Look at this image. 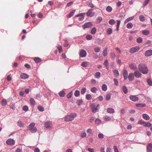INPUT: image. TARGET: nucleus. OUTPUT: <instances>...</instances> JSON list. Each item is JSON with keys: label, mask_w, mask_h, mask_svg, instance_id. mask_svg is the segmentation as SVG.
I'll return each mask as SVG.
<instances>
[{"label": "nucleus", "mask_w": 152, "mask_h": 152, "mask_svg": "<svg viewBox=\"0 0 152 152\" xmlns=\"http://www.w3.org/2000/svg\"><path fill=\"white\" fill-rule=\"evenodd\" d=\"M138 69L140 72L143 74H147L148 70L146 65L142 64H140L138 66Z\"/></svg>", "instance_id": "obj_1"}, {"label": "nucleus", "mask_w": 152, "mask_h": 152, "mask_svg": "<svg viewBox=\"0 0 152 152\" xmlns=\"http://www.w3.org/2000/svg\"><path fill=\"white\" fill-rule=\"evenodd\" d=\"M77 116L75 113H72L70 115L66 116L64 118V120L66 122L71 121L73 120Z\"/></svg>", "instance_id": "obj_2"}, {"label": "nucleus", "mask_w": 152, "mask_h": 152, "mask_svg": "<svg viewBox=\"0 0 152 152\" xmlns=\"http://www.w3.org/2000/svg\"><path fill=\"white\" fill-rule=\"evenodd\" d=\"M35 124L34 123H31L28 125V129L30 130L32 133H34L37 131V129L34 127Z\"/></svg>", "instance_id": "obj_3"}, {"label": "nucleus", "mask_w": 152, "mask_h": 152, "mask_svg": "<svg viewBox=\"0 0 152 152\" xmlns=\"http://www.w3.org/2000/svg\"><path fill=\"white\" fill-rule=\"evenodd\" d=\"M140 48L138 46H136L131 48L129 50V52L132 53H133L138 51Z\"/></svg>", "instance_id": "obj_4"}, {"label": "nucleus", "mask_w": 152, "mask_h": 152, "mask_svg": "<svg viewBox=\"0 0 152 152\" xmlns=\"http://www.w3.org/2000/svg\"><path fill=\"white\" fill-rule=\"evenodd\" d=\"M6 143L9 145H12L15 144V141L12 139H9L7 140Z\"/></svg>", "instance_id": "obj_5"}, {"label": "nucleus", "mask_w": 152, "mask_h": 152, "mask_svg": "<svg viewBox=\"0 0 152 152\" xmlns=\"http://www.w3.org/2000/svg\"><path fill=\"white\" fill-rule=\"evenodd\" d=\"M92 26V24L91 23L89 22L85 23L83 26V28L84 29H85L86 28H90Z\"/></svg>", "instance_id": "obj_6"}, {"label": "nucleus", "mask_w": 152, "mask_h": 152, "mask_svg": "<svg viewBox=\"0 0 152 152\" xmlns=\"http://www.w3.org/2000/svg\"><path fill=\"white\" fill-rule=\"evenodd\" d=\"M80 56L82 57H84L86 55V51L83 49L80 52Z\"/></svg>", "instance_id": "obj_7"}, {"label": "nucleus", "mask_w": 152, "mask_h": 152, "mask_svg": "<svg viewBox=\"0 0 152 152\" xmlns=\"http://www.w3.org/2000/svg\"><path fill=\"white\" fill-rule=\"evenodd\" d=\"M128 78L129 80L130 81H132L134 79V73H130L129 74L128 76Z\"/></svg>", "instance_id": "obj_8"}, {"label": "nucleus", "mask_w": 152, "mask_h": 152, "mask_svg": "<svg viewBox=\"0 0 152 152\" xmlns=\"http://www.w3.org/2000/svg\"><path fill=\"white\" fill-rule=\"evenodd\" d=\"M147 149L148 152H151L152 151V143H149L147 146Z\"/></svg>", "instance_id": "obj_9"}, {"label": "nucleus", "mask_w": 152, "mask_h": 152, "mask_svg": "<svg viewBox=\"0 0 152 152\" xmlns=\"http://www.w3.org/2000/svg\"><path fill=\"white\" fill-rule=\"evenodd\" d=\"M134 74L135 76L137 78H140L142 75L141 73L138 71H136L134 72Z\"/></svg>", "instance_id": "obj_10"}, {"label": "nucleus", "mask_w": 152, "mask_h": 152, "mask_svg": "<svg viewBox=\"0 0 152 152\" xmlns=\"http://www.w3.org/2000/svg\"><path fill=\"white\" fill-rule=\"evenodd\" d=\"M129 67L132 69L135 70L137 69V65L134 63H131L129 64Z\"/></svg>", "instance_id": "obj_11"}, {"label": "nucleus", "mask_w": 152, "mask_h": 152, "mask_svg": "<svg viewBox=\"0 0 152 152\" xmlns=\"http://www.w3.org/2000/svg\"><path fill=\"white\" fill-rule=\"evenodd\" d=\"M123 72L124 79V80H126L127 79L128 76L127 72L126 70L124 69L123 71Z\"/></svg>", "instance_id": "obj_12"}, {"label": "nucleus", "mask_w": 152, "mask_h": 152, "mask_svg": "<svg viewBox=\"0 0 152 152\" xmlns=\"http://www.w3.org/2000/svg\"><path fill=\"white\" fill-rule=\"evenodd\" d=\"M130 99L131 100L134 102L138 101L139 99L135 95H131L130 96Z\"/></svg>", "instance_id": "obj_13"}, {"label": "nucleus", "mask_w": 152, "mask_h": 152, "mask_svg": "<svg viewBox=\"0 0 152 152\" xmlns=\"http://www.w3.org/2000/svg\"><path fill=\"white\" fill-rule=\"evenodd\" d=\"M28 77V75L25 73H22L20 75V77L23 79H27Z\"/></svg>", "instance_id": "obj_14"}, {"label": "nucleus", "mask_w": 152, "mask_h": 152, "mask_svg": "<svg viewBox=\"0 0 152 152\" xmlns=\"http://www.w3.org/2000/svg\"><path fill=\"white\" fill-rule=\"evenodd\" d=\"M145 55L146 56H150L152 55V50H148L146 51L145 53Z\"/></svg>", "instance_id": "obj_15"}, {"label": "nucleus", "mask_w": 152, "mask_h": 152, "mask_svg": "<svg viewBox=\"0 0 152 152\" xmlns=\"http://www.w3.org/2000/svg\"><path fill=\"white\" fill-rule=\"evenodd\" d=\"M51 125V123L49 121H46L45 124V127L47 128H48L50 127Z\"/></svg>", "instance_id": "obj_16"}, {"label": "nucleus", "mask_w": 152, "mask_h": 152, "mask_svg": "<svg viewBox=\"0 0 152 152\" xmlns=\"http://www.w3.org/2000/svg\"><path fill=\"white\" fill-rule=\"evenodd\" d=\"M107 112L110 113H113L115 112L114 110L112 108H108L107 110Z\"/></svg>", "instance_id": "obj_17"}, {"label": "nucleus", "mask_w": 152, "mask_h": 152, "mask_svg": "<svg viewBox=\"0 0 152 152\" xmlns=\"http://www.w3.org/2000/svg\"><path fill=\"white\" fill-rule=\"evenodd\" d=\"M93 10V9H91L89 10L86 13V15L88 16H92L93 15V14L92 11Z\"/></svg>", "instance_id": "obj_18"}, {"label": "nucleus", "mask_w": 152, "mask_h": 152, "mask_svg": "<svg viewBox=\"0 0 152 152\" xmlns=\"http://www.w3.org/2000/svg\"><path fill=\"white\" fill-rule=\"evenodd\" d=\"M142 34L145 35H148L150 34V31L149 30H145L142 31Z\"/></svg>", "instance_id": "obj_19"}, {"label": "nucleus", "mask_w": 152, "mask_h": 152, "mask_svg": "<svg viewBox=\"0 0 152 152\" xmlns=\"http://www.w3.org/2000/svg\"><path fill=\"white\" fill-rule=\"evenodd\" d=\"M1 105L4 106H5L7 104V100L5 99H3L1 101Z\"/></svg>", "instance_id": "obj_20"}, {"label": "nucleus", "mask_w": 152, "mask_h": 152, "mask_svg": "<svg viewBox=\"0 0 152 152\" xmlns=\"http://www.w3.org/2000/svg\"><path fill=\"white\" fill-rule=\"evenodd\" d=\"M142 117L145 119L148 120L150 119V117L148 115L146 114H143L142 115Z\"/></svg>", "instance_id": "obj_21"}, {"label": "nucleus", "mask_w": 152, "mask_h": 152, "mask_svg": "<svg viewBox=\"0 0 152 152\" xmlns=\"http://www.w3.org/2000/svg\"><path fill=\"white\" fill-rule=\"evenodd\" d=\"M113 72L115 77H118L119 75V73L118 70L114 69Z\"/></svg>", "instance_id": "obj_22"}, {"label": "nucleus", "mask_w": 152, "mask_h": 152, "mask_svg": "<svg viewBox=\"0 0 152 152\" xmlns=\"http://www.w3.org/2000/svg\"><path fill=\"white\" fill-rule=\"evenodd\" d=\"M103 119L104 121H110L111 120V118L108 116L105 115L103 117Z\"/></svg>", "instance_id": "obj_23"}, {"label": "nucleus", "mask_w": 152, "mask_h": 152, "mask_svg": "<svg viewBox=\"0 0 152 152\" xmlns=\"http://www.w3.org/2000/svg\"><path fill=\"white\" fill-rule=\"evenodd\" d=\"M96 32V29L95 27H93L91 30V33L92 34H95Z\"/></svg>", "instance_id": "obj_24"}, {"label": "nucleus", "mask_w": 152, "mask_h": 152, "mask_svg": "<svg viewBox=\"0 0 152 152\" xmlns=\"http://www.w3.org/2000/svg\"><path fill=\"white\" fill-rule=\"evenodd\" d=\"M75 10H72L71 12L69 14L67 15V16L68 18H70L71 17H72V16L73 15H74L75 12Z\"/></svg>", "instance_id": "obj_25"}, {"label": "nucleus", "mask_w": 152, "mask_h": 152, "mask_svg": "<svg viewBox=\"0 0 152 152\" xmlns=\"http://www.w3.org/2000/svg\"><path fill=\"white\" fill-rule=\"evenodd\" d=\"M139 18L141 21H144L145 20V17L142 15H140L139 16Z\"/></svg>", "instance_id": "obj_26"}, {"label": "nucleus", "mask_w": 152, "mask_h": 152, "mask_svg": "<svg viewBox=\"0 0 152 152\" xmlns=\"http://www.w3.org/2000/svg\"><path fill=\"white\" fill-rule=\"evenodd\" d=\"M34 61L36 63H39L41 61V59L38 57L35 58L34 59Z\"/></svg>", "instance_id": "obj_27"}, {"label": "nucleus", "mask_w": 152, "mask_h": 152, "mask_svg": "<svg viewBox=\"0 0 152 152\" xmlns=\"http://www.w3.org/2000/svg\"><path fill=\"white\" fill-rule=\"evenodd\" d=\"M136 106L138 107H142L145 106V104H135Z\"/></svg>", "instance_id": "obj_28"}, {"label": "nucleus", "mask_w": 152, "mask_h": 152, "mask_svg": "<svg viewBox=\"0 0 152 152\" xmlns=\"http://www.w3.org/2000/svg\"><path fill=\"white\" fill-rule=\"evenodd\" d=\"M107 48H106L103 52V54L104 56H106L107 55Z\"/></svg>", "instance_id": "obj_29"}, {"label": "nucleus", "mask_w": 152, "mask_h": 152, "mask_svg": "<svg viewBox=\"0 0 152 152\" xmlns=\"http://www.w3.org/2000/svg\"><path fill=\"white\" fill-rule=\"evenodd\" d=\"M113 10V9L112 7L110 6H108L106 8V10L108 12H111Z\"/></svg>", "instance_id": "obj_30"}, {"label": "nucleus", "mask_w": 152, "mask_h": 152, "mask_svg": "<svg viewBox=\"0 0 152 152\" xmlns=\"http://www.w3.org/2000/svg\"><path fill=\"white\" fill-rule=\"evenodd\" d=\"M133 25L132 23H129L126 25V27L127 28L130 29L133 27Z\"/></svg>", "instance_id": "obj_31"}, {"label": "nucleus", "mask_w": 152, "mask_h": 152, "mask_svg": "<svg viewBox=\"0 0 152 152\" xmlns=\"http://www.w3.org/2000/svg\"><path fill=\"white\" fill-rule=\"evenodd\" d=\"M112 29L110 28H109L107 30V32L108 34H111L112 33Z\"/></svg>", "instance_id": "obj_32"}, {"label": "nucleus", "mask_w": 152, "mask_h": 152, "mask_svg": "<svg viewBox=\"0 0 152 152\" xmlns=\"http://www.w3.org/2000/svg\"><path fill=\"white\" fill-rule=\"evenodd\" d=\"M58 94L60 97H63L65 95V93L64 91H61L59 92Z\"/></svg>", "instance_id": "obj_33"}, {"label": "nucleus", "mask_w": 152, "mask_h": 152, "mask_svg": "<svg viewBox=\"0 0 152 152\" xmlns=\"http://www.w3.org/2000/svg\"><path fill=\"white\" fill-rule=\"evenodd\" d=\"M101 75V73L99 72H97L96 73L95 75V77L96 78H99Z\"/></svg>", "instance_id": "obj_34"}, {"label": "nucleus", "mask_w": 152, "mask_h": 152, "mask_svg": "<svg viewBox=\"0 0 152 152\" xmlns=\"http://www.w3.org/2000/svg\"><path fill=\"white\" fill-rule=\"evenodd\" d=\"M134 18V17H129L128 18H127V19H126L125 21H124V23H127L129 21L131 20H132Z\"/></svg>", "instance_id": "obj_35"}, {"label": "nucleus", "mask_w": 152, "mask_h": 152, "mask_svg": "<svg viewBox=\"0 0 152 152\" xmlns=\"http://www.w3.org/2000/svg\"><path fill=\"white\" fill-rule=\"evenodd\" d=\"M108 64L109 63L108 62V61L107 60H106L104 61V65L108 69Z\"/></svg>", "instance_id": "obj_36"}, {"label": "nucleus", "mask_w": 152, "mask_h": 152, "mask_svg": "<svg viewBox=\"0 0 152 152\" xmlns=\"http://www.w3.org/2000/svg\"><path fill=\"white\" fill-rule=\"evenodd\" d=\"M87 5L88 6L91 7V8H94V5L91 3V2H87Z\"/></svg>", "instance_id": "obj_37"}, {"label": "nucleus", "mask_w": 152, "mask_h": 152, "mask_svg": "<svg viewBox=\"0 0 152 152\" xmlns=\"http://www.w3.org/2000/svg\"><path fill=\"white\" fill-rule=\"evenodd\" d=\"M152 124L149 122H144V126H145L150 127L151 126Z\"/></svg>", "instance_id": "obj_38"}, {"label": "nucleus", "mask_w": 152, "mask_h": 152, "mask_svg": "<svg viewBox=\"0 0 152 152\" xmlns=\"http://www.w3.org/2000/svg\"><path fill=\"white\" fill-rule=\"evenodd\" d=\"M115 57V53L113 52H111L110 53V57L113 60H114Z\"/></svg>", "instance_id": "obj_39"}, {"label": "nucleus", "mask_w": 152, "mask_h": 152, "mask_svg": "<svg viewBox=\"0 0 152 152\" xmlns=\"http://www.w3.org/2000/svg\"><path fill=\"white\" fill-rule=\"evenodd\" d=\"M109 23L110 25H113L115 23V21L113 19H111L110 20Z\"/></svg>", "instance_id": "obj_40"}, {"label": "nucleus", "mask_w": 152, "mask_h": 152, "mask_svg": "<svg viewBox=\"0 0 152 152\" xmlns=\"http://www.w3.org/2000/svg\"><path fill=\"white\" fill-rule=\"evenodd\" d=\"M30 101L31 104L33 105L35 104V102L33 99L32 98H30Z\"/></svg>", "instance_id": "obj_41"}, {"label": "nucleus", "mask_w": 152, "mask_h": 152, "mask_svg": "<svg viewBox=\"0 0 152 152\" xmlns=\"http://www.w3.org/2000/svg\"><path fill=\"white\" fill-rule=\"evenodd\" d=\"M91 91L93 93H95L97 91V89L96 87H94L91 89Z\"/></svg>", "instance_id": "obj_42"}, {"label": "nucleus", "mask_w": 152, "mask_h": 152, "mask_svg": "<svg viewBox=\"0 0 152 152\" xmlns=\"http://www.w3.org/2000/svg\"><path fill=\"white\" fill-rule=\"evenodd\" d=\"M123 90L125 94H127L128 93V89L125 86H124L123 88Z\"/></svg>", "instance_id": "obj_43"}, {"label": "nucleus", "mask_w": 152, "mask_h": 152, "mask_svg": "<svg viewBox=\"0 0 152 152\" xmlns=\"http://www.w3.org/2000/svg\"><path fill=\"white\" fill-rule=\"evenodd\" d=\"M80 91L78 90H76L74 93L75 96L76 97L80 95Z\"/></svg>", "instance_id": "obj_44"}, {"label": "nucleus", "mask_w": 152, "mask_h": 152, "mask_svg": "<svg viewBox=\"0 0 152 152\" xmlns=\"http://www.w3.org/2000/svg\"><path fill=\"white\" fill-rule=\"evenodd\" d=\"M37 108L40 111L43 112L44 111V108L41 106H39L37 107Z\"/></svg>", "instance_id": "obj_45"}, {"label": "nucleus", "mask_w": 152, "mask_h": 152, "mask_svg": "<svg viewBox=\"0 0 152 152\" xmlns=\"http://www.w3.org/2000/svg\"><path fill=\"white\" fill-rule=\"evenodd\" d=\"M142 39L141 37H139L137 39L136 41L137 42L141 43L142 42Z\"/></svg>", "instance_id": "obj_46"}, {"label": "nucleus", "mask_w": 152, "mask_h": 152, "mask_svg": "<svg viewBox=\"0 0 152 152\" xmlns=\"http://www.w3.org/2000/svg\"><path fill=\"white\" fill-rule=\"evenodd\" d=\"M107 89V87L106 85L103 84L102 86V89L103 91H106Z\"/></svg>", "instance_id": "obj_47"}, {"label": "nucleus", "mask_w": 152, "mask_h": 152, "mask_svg": "<svg viewBox=\"0 0 152 152\" xmlns=\"http://www.w3.org/2000/svg\"><path fill=\"white\" fill-rule=\"evenodd\" d=\"M73 94V93L72 91L70 92L67 95V97L68 99L70 98Z\"/></svg>", "instance_id": "obj_48"}, {"label": "nucleus", "mask_w": 152, "mask_h": 152, "mask_svg": "<svg viewBox=\"0 0 152 152\" xmlns=\"http://www.w3.org/2000/svg\"><path fill=\"white\" fill-rule=\"evenodd\" d=\"M150 0H145L143 3V6H145L149 3Z\"/></svg>", "instance_id": "obj_49"}, {"label": "nucleus", "mask_w": 152, "mask_h": 152, "mask_svg": "<svg viewBox=\"0 0 152 152\" xmlns=\"http://www.w3.org/2000/svg\"><path fill=\"white\" fill-rule=\"evenodd\" d=\"M86 38L88 40H91L92 39V37L91 35H87L86 37Z\"/></svg>", "instance_id": "obj_50"}, {"label": "nucleus", "mask_w": 152, "mask_h": 152, "mask_svg": "<svg viewBox=\"0 0 152 152\" xmlns=\"http://www.w3.org/2000/svg\"><path fill=\"white\" fill-rule=\"evenodd\" d=\"M86 98L88 100H90L91 99V95L90 94H88L86 95Z\"/></svg>", "instance_id": "obj_51"}, {"label": "nucleus", "mask_w": 152, "mask_h": 152, "mask_svg": "<svg viewBox=\"0 0 152 152\" xmlns=\"http://www.w3.org/2000/svg\"><path fill=\"white\" fill-rule=\"evenodd\" d=\"M86 91V88H83L81 90V93L82 94H84Z\"/></svg>", "instance_id": "obj_52"}, {"label": "nucleus", "mask_w": 152, "mask_h": 152, "mask_svg": "<svg viewBox=\"0 0 152 152\" xmlns=\"http://www.w3.org/2000/svg\"><path fill=\"white\" fill-rule=\"evenodd\" d=\"M91 109L92 112L94 113H95L97 111V108L96 107H92Z\"/></svg>", "instance_id": "obj_53"}, {"label": "nucleus", "mask_w": 152, "mask_h": 152, "mask_svg": "<svg viewBox=\"0 0 152 152\" xmlns=\"http://www.w3.org/2000/svg\"><path fill=\"white\" fill-rule=\"evenodd\" d=\"M57 48L58 49V51L59 52H61L63 51L62 47L61 45H58L57 46Z\"/></svg>", "instance_id": "obj_54"}, {"label": "nucleus", "mask_w": 152, "mask_h": 152, "mask_svg": "<svg viewBox=\"0 0 152 152\" xmlns=\"http://www.w3.org/2000/svg\"><path fill=\"white\" fill-rule=\"evenodd\" d=\"M147 83L150 86H152V81L150 79H148L147 80Z\"/></svg>", "instance_id": "obj_55"}, {"label": "nucleus", "mask_w": 152, "mask_h": 152, "mask_svg": "<svg viewBox=\"0 0 152 152\" xmlns=\"http://www.w3.org/2000/svg\"><path fill=\"white\" fill-rule=\"evenodd\" d=\"M111 94H107L106 97V99L107 100H109L111 98Z\"/></svg>", "instance_id": "obj_56"}, {"label": "nucleus", "mask_w": 152, "mask_h": 152, "mask_svg": "<svg viewBox=\"0 0 152 152\" xmlns=\"http://www.w3.org/2000/svg\"><path fill=\"white\" fill-rule=\"evenodd\" d=\"M83 102L82 100L81 99H78L77 100V104L78 105H80Z\"/></svg>", "instance_id": "obj_57"}, {"label": "nucleus", "mask_w": 152, "mask_h": 152, "mask_svg": "<svg viewBox=\"0 0 152 152\" xmlns=\"http://www.w3.org/2000/svg\"><path fill=\"white\" fill-rule=\"evenodd\" d=\"M86 136V134L85 132H82L81 133V136L82 137H85Z\"/></svg>", "instance_id": "obj_58"}, {"label": "nucleus", "mask_w": 152, "mask_h": 152, "mask_svg": "<svg viewBox=\"0 0 152 152\" xmlns=\"http://www.w3.org/2000/svg\"><path fill=\"white\" fill-rule=\"evenodd\" d=\"M86 13H82L80 14H79L78 15H77L76 16V17H78L81 16L82 17H84V15H85Z\"/></svg>", "instance_id": "obj_59"}, {"label": "nucleus", "mask_w": 152, "mask_h": 152, "mask_svg": "<svg viewBox=\"0 0 152 152\" xmlns=\"http://www.w3.org/2000/svg\"><path fill=\"white\" fill-rule=\"evenodd\" d=\"M87 133H89V136H90L92 134V130L90 129H88L87 131Z\"/></svg>", "instance_id": "obj_60"}, {"label": "nucleus", "mask_w": 152, "mask_h": 152, "mask_svg": "<svg viewBox=\"0 0 152 152\" xmlns=\"http://www.w3.org/2000/svg\"><path fill=\"white\" fill-rule=\"evenodd\" d=\"M17 123L19 126L20 127H23V124L21 121H18Z\"/></svg>", "instance_id": "obj_61"}, {"label": "nucleus", "mask_w": 152, "mask_h": 152, "mask_svg": "<svg viewBox=\"0 0 152 152\" xmlns=\"http://www.w3.org/2000/svg\"><path fill=\"white\" fill-rule=\"evenodd\" d=\"M23 110L25 111H27L28 110V107L26 105L24 106L23 108Z\"/></svg>", "instance_id": "obj_62"}, {"label": "nucleus", "mask_w": 152, "mask_h": 152, "mask_svg": "<svg viewBox=\"0 0 152 152\" xmlns=\"http://www.w3.org/2000/svg\"><path fill=\"white\" fill-rule=\"evenodd\" d=\"M98 137L99 138L102 139L104 137V135L102 133H99L98 135Z\"/></svg>", "instance_id": "obj_63"}, {"label": "nucleus", "mask_w": 152, "mask_h": 152, "mask_svg": "<svg viewBox=\"0 0 152 152\" xmlns=\"http://www.w3.org/2000/svg\"><path fill=\"white\" fill-rule=\"evenodd\" d=\"M100 50V48L99 47H96L94 49V51L98 53L99 52Z\"/></svg>", "instance_id": "obj_64"}]
</instances>
